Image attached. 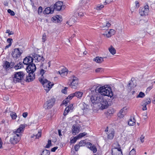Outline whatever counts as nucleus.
<instances>
[{
	"instance_id": "obj_1",
	"label": "nucleus",
	"mask_w": 155,
	"mask_h": 155,
	"mask_svg": "<svg viewBox=\"0 0 155 155\" xmlns=\"http://www.w3.org/2000/svg\"><path fill=\"white\" fill-rule=\"evenodd\" d=\"M91 92H92L94 94L95 93V95H92L90 98V100L93 104H99L100 100L99 98H101V97L97 94V93H100L101 95L105 96H107L111 98L113 96V94L111 88L107 86H104L97 87L95 89V91L91 90Z\"/></svg>"
},
{
	"instance_id": "obj_2",
	"label": "nucleus",
	"mask_w": 155,
	"mask_h": 155,
	"mask_svg": "<svg viewBox=\"0 0 155 155\" xmlns=\"http://www.w3.org/2000/svg\"><path fill=\"white\" fill-rule=\"evenodd\" d=\"M46 72V71H45L42 69L41 70L40 74L41 76L39 78V80L43 85L45 90L47 91H48L52 88V86L54 85V84L44 78L43 74Z\"/></svg>"
},
{
	"instance_id": "obj_3",
	"label": "nucleus",
	"mask_w": 155,
	"mask_h": 155,
	"mask_svg": "<svg viewBox=\"0 0 155 155\" xmlns=\"http://www.w3.org/2000/svg\"><path fill=\"white\" fill-rule=\"evenodd\" d=\"M25 74L22 71L15 72L12 76V80L15 83L22 82Z\"/></svg>"
},
{
	"instance_id": "obj_4",
	"label": "nucleus",
	"mask_w": 155,
	"mask_h": 155,
	"mask_svg": "<svg viewBox=\"0 0 155 155\" xmlns=\"http://www.w3.org/2000/svg\"><path fill=\"white\" fill-rule=\"evenodd\" d=\"M55 100L54 98H51L47 100L44 105V107L45 109H49L53 106Z\"/></svg>"
},
{
	"instance_id": "obj_5",
	"label": "nucleus",
	"mask_w": 155,
	"mask_h": 155,
	"mask_svg": "<svg viewBox=\"0 0 155 155\" xmlns=\"http://www.w3.org/2000/svg\"><path fill=\"white\" fill-rule=\"evenodd\" d=\"M54 10L57 11H60L64 9V6L62 2L58 1L54 5Z\"/></svg>"
},
{
	"instance_id": "obj_6",
	"label": "nucleus",
	"mask_w": 155,
	"mask_h": 155,
	"mask_svg": "<svg viewBox=\"0 0 155 155\" xmlns=\"http://www.w3.org/2000/svg\"><path fill=\"white\" fill-rule=\"evenodd\" d=\"M22 52V51H20L19 48H15L12 51V55L14 59L16 60L20 57Z\"/></svg>"
},
{
	"instance_id": "obj_7",
	"label": "nucleus",
	"mask_w": 155,
	"mask_h": 155,
	"mask_svg": "<svg viewBox=\"0 0 155 155\" xmlns=\"http://www.w3.org/2000/svg\"><path fill=\"white\" fill-rule=\"evenodd\" d=\"M99 100H100V102L99 101V104L98 105L100 107V108L102 110L107 108L108 105V102L107 100L104 99L101 97V98H99Z\"/></svg>"
},
{
	"instance_id": "obj_8",
	"label": "nucleus",
	"mask_w": 155,
	"mask_h": 155,
	"mask_svg": "<svg viewBox=\"0 0 155 155\" xmlns=\"http://www.w3.org/2000/svg\"><path fill=\"white\" fill-rule=\"evenodd\" d=\"M149 12V7L148 5H146L143 7L140 8L139 10V13L141 16L147 15Z\"/></svg>"
},
{
	"instance_id": "obj_9",
	"label": "nucleus",
	"mask_w": 155,
	"mask_h": 155,
	"mask_svg": "<svg viewBox=\"0 0 155 155\" xmlns=\"http://www.w3.org/2000/svg\"><path fill=\"white\" fill-rule=\"evenodd\" d=\"M32 58L33 62L34 61L36 63L40 62L41 64V62L43 61L44 60L42 56L35 54H34L32 55Z\"/></svg>"
},
{
	"instance_id": "obj_10",
	"label": "nucleus",
	"mask_w": 155,
	"mask_h": 155,
	"mask_svg": "<svg viewBox=\"0 0 155 155\" xmlns=\"http://www.w3.org/2000/svg\"><path fill=\"white\" fill-rule=\"evenodd\" d=\"M27 126L25 124H21L19 127L16 130H15L13 132L15 135L18 134L19 136L21 137V133L22 131H23L25 129V127Z\"/></svg>"
},
{
	"instance_id": "obj_11",
	"label": "nucleus",
	"mask_w": 155,
	"mask_h": 155,
	"mask_svg": "<svg viewBox=\"0 0 155 155\" xmlns=\"http://www.w3.org/2000/svg\"><path fill=\"white\" fill-rule=\"evenodd\" d=\"M21 137L18 134L15 135L10 138V142L11 144H15L19 142L21 139Z\"/></svg>"
},
{
	"instance_id": "obj_12",
	"label": "nucleus",
	"mask_w": 155,
	"mask_h": 155,
	"mask_svg": "<svg viewBox=\"0 0 155 155\" xmlns=\"http://www.w3.org/2000/svg\"><path fill=\"white\" fill-rule=\"evenodd\" d=\"M72 80V82L70 84V86L72 88L76 89L77 88L78 85V79L76 77H74Z\"/></svg>"
},
{
	"instance_id": "obj_13",
	"label": "nucleus",
	"mask_w": 155,
	"mask_h": 155,
	"mask_svg": "<svg viewBox=\"0 0 155 155\" xmlns=\"http://www.w3.org/2000/svg\"><path fill=\"white\" fill-rule=\"evenodd\" d=\"M35 64L31 63L28 64L26 68V71L27 72H34L36 69Z\"/></svg>"
},
{
	"instance_id": "obj_14",
	"label": "nucleus",
	"mask_w": 155,
	"mask_h": 155,
	"mask_svg": "<svg viewBox=\"0 0 155 155\" xmlns=\"http://www.w3.org/2000/svg\"><path fill=\"white\" fill-rule=\"evenodd\" d=\"M80 127L78 124H74L72 127V133L73 135H75L78 134L80 130Z\"/></svg>"
},
{
	"instance_id": "obj_15",
	"label": "nucleus",
	"mask_w": 155,
	"mask_h": 155,
	"mask_svg": "<svg viewBox=\"0 0 155 155\" xmlns=\"http://www.w3.org/2000/svg\"><path fill=\"white\" fill-rule=\"evenodd\" d=\"M34 62L32 57L30 56L26 57L24 60L23 63L24 64L28 65Z\"/></svg>"
},
{
	"instance_id": "obj_16",
	"label": "nucleus",
	"mask_w": 155,
	"mask_h": 155,
	"mask_svg": "<svg viewBox=\"0 0 155 155\" xmlns=\"http://www.w3.org/2000/svg\"><path fill=\"white\" fill-rule=\"evenodd\" d=\"M86 145L88 148L92 150L93 153H95L96 152L97 149L96 147L94 145H93L92 143L89 142H87L86 143Z\"/></svg>"
},
{
	"instance_id": "obj_17",
	"label": "nucleus",
	"mask_w": 155,
	"mask_h": 155,
	"mask_svg": "<svg viewBox=\"0 0 155 155\" xmlns=\"http://www.w3.org/2000/svg\"><path fill=\"white\" fill-rule=\"evenodd\" d=\"M127 109L126 107H124L117 114L118 116L120 118L123 117L126 114Z\"/></svg>"
},
{
	"instance_id": "obj_18",
	"label": "nucleus",
	"mask_w": 155,
	"mask_h": 155,
	"mask_svg": "<svg viewBox=\"0 0 155 155\" xmlns=\"http://www.w3.org/2000/svg\"><path fill=\"white\" fill-rule=\"evenodd\" d=\"M73 108V104H71L69 105L67 107L64 112V116H66L72 110Z\"/></svg>"
},
{
	"instance_id": "obj_19",
	"label": "nucleus",
	"mask_w": 155,
	"mask_h": 155,
	"mask_svg": "<svg viewBox=\"0 0 155 155\" xmlns=\"http://www.w3.org/2000/svg\"><path fill=\"white\" fill-rule=\"evenodd\" d=\"M53 22L55 23H60L62 21L61 16L58 15H56L52 17Z\"/></svg>"
},
{
	"instance_id": "obj_20",
	"label": "nucleus",
	"mask_w": 155,
	"mask_h": 155,
	"mask_svg": "<svg viewBox=\"0 0 155 155\" xmlns=\"http://www.w3.org/2000/svg\"><path fill=\"white\" fill-rule=\"evenodd\" d=\"M10 65V62L7 61H5L3 63L2 66L5 70L6 71H8L11 68Z\"/></svg>"
},
{
	"instance_id": "obj_21",
	"label": "nucleus",
	"mask_w": 155,
	"mask_h": 155,
	"mask_svg": "<svg viewBox=\"0 0 155 155\" xmlns=\"http://www.w3.org/2000/svg\"><path fill=\"white\" fill-rule=\"evenodd\" d=\"M115 33V31L114 29H110L109 31L103 34V35H106L107 38H109L112 35H114Z\"/></svg>"
},
{
	"instance_id": "obj_22",
	"label": "nucleus",
	"mask_w": 155,
	"mask_h": 155,
	"mask_svg": "<svg viewBox=\"0 0 155 155\" xmlns=\"http://www.w3.org/2000/svg\"><path fill=\"white\" fill-rule=\"evenodd\" d=\"M54 11L53 8H51V7H47L45 9L43 12L44 14H52L53 13Z\"/></svg>"
},
{
	"instance_id": "obj_23",
	"label": "nucleus",
	"mask_w": 155,
	"mask_h": 155,
	"mask_svg": "<svg viewBox=\"0 0 155 155\" xmlns=\"http://www.w3.org/2000/svg\"><path fill=\"white\" fill-rule=\"evenodd\" d=\"M100 25L101 27L104 28L103 29V30H107L109 27L110 26L111 24L108 22L104 23L101 22L100 23Z\"/></svg>"
},
{
	"instance_id": "obj_24",
	"label": "nucleus",
	"mask_w": 155,
	"mask_h": 155,
	"mask_svg": "<svg viewBox=\"0 0 155 155\" xmlns=\"http://www.w3.org/2000/svg\"><path fill=\"white\" fill-rule=\"evenodd\" d=\"M28 76L27 77V81L28 82L31 81L35 78V74L34 72H28Z\"/></svg>"
},
{
	"instance_id": "obj_25",
	"label": "nucleus",
	"mask_w": 155,
	"mask_h": 155,
	"mask_svg": "<svg viewBox=\"0 0 155 155\" xmlns=\"http://www.w3.org/2000/svg\"><path fill=\"white\" fill-rule=\"evenodd\" d=\"M112 155H123L121 149L120 150L116 149H112Z\"/></svg>"
},
{
	"instance_id": "obj_26",
	"label": "nucleus",
	"mask_w": 155,
	"mask_h": 155,
	"mask_svg": "<svg viewBox=\"0 0 155 155\" xmlns=\"http://www.w3.org/2000/svg\"><path fill=\"white\" fill-rule=\"evenodd\" d=\"M93 61L97 63H101L104 61V58L97 56L94 58Z\"/></svg>"
},
{
	"instance_id": "obj_27",
	"label": "nucleus",
	"mask_w": 155,
	"mask_h": 155,
	"mask_svg": "<svg viewBox=\"0 0 155 155\" xmlns=\"http://www.w3.org/2000/svg\"><path fill=\"white\" fill-rule=\"evenodd\" d=\"M67 70V69L66 68H64L62 69L59 71L58 72L62 77H64L67 75L68 73Z\"/></svg>"
},
{
	"instance_id": "obj_28",
	"label": "nucleus",
	"mask_w": 155,
	"mask_h": 155,
	"mask_svg": "<svg viewBox=\"0 0 155 155\" xmlns=\"http://www.w3.org/2000/svg\"><path fill=\"white\" fill-rule=\"evenodd\" d=\"M108 133V134L107 133L108 139L110 140L113 139L114 137V130H112L111 131H109Z\"/></svg>"
},
{
	"instance_id": "obj_29",
	"label": "nucleus",
	"mask_w": 155,
	"mask_h": 155,
	"mask_svg": "<svg viewBox=\"0 0 155 155\" xmlns=\"http://www.w3.org/2000/svg\"><path fill=\"white\" fill-rule=\"evenodd\" d=\"M112 147L113 148L112 149H116L117 150H120V146L118 143L116 142L113 144Z\"/></svg>"
},
{
	"instance_id": "obj_30",
	"label": "nucleus",
	"mask_w": 155,
	"mask_h": 155,
	"mask_svg": "<svg viewBox=\"0 0 155 155\" xmlns=\"http://www.w3.org/2000/svg\"><path fill=\"white\" fill-rule=\"evenodd\" d=\"M48 66L49 67H50V62H48V63H46L44 64H43L42 63V62H41V64H40V67H41L42 66H43L42 68V69H43L45 71L44 69H47V66Z\"/></svg>"
},
{
	"instance_id": "obj_31",
	"label": "nucleus",
	"mask_w": 155,
	"mask_h": 155,
	"mask_svg": "<svg viewBox=\"0 0 155 155\" xmlns=\"http://www.w3.org/2000/svg\"><path fill=\"white\" fill-rule=\"evenodd\" d=\"M108 50L110 53L113 54H114L116 53V51L115 49L112 45L108 48Z\"/></svg>"
},
{
	"instance_id": "obj_32",
	"label": "nucleus",
	"mask_w": 155,
	"mask_h": 155,
	"mask_svg": "<svg viewBox=\"0 0 155 155\" xmlns=\"http://www.w3.org/2000/svg\"><path fill=\"white\" fill-rule=\"evenodd\" d=\"M23 67V64L21 62H20L16 65L14 67V68L16 70H17L22 68Z\"/></svg>"
},
{
	"instance_id": "obj_33",
	"label": "nucleus",
	"mask_w": 155,
	"mask_h": 155,
	"mask_svg": "<svg viewBox=\"0 0 155 155\" xmlns=\"http://www.w3.org/2000/svg\"><path fill=\"white\" fill-rule=\"evenodd\" d=\"M135 123V120L134 117L131 118L128 122V124L130 126H133Z\"/></svg>"
},
{
	"instance_id": "obj_34",
	"label": "nucleus",
	"mask_w": 155,
	"mask_h": 155,
	"mask_svg": "<svg viewBox=\"0 0 155 155\" xmlns=\"http://www.w3.org/2000/svg\"><path fill=\"white\" fill-rule=\"evenodd\" d=\"M74 94H75V96L79 98L81 97L83 94V92L80 91H77Z\"/></svg>"
},
{
	"instance_id": "obj_35",
	"label": "nucleus",
	"mask_w": 155,
	"mask_h": 155,
	"mask_svg": "<svg viewBox=\"0 0 155 155\" xmlns=\"http://www.w3.org/2000/svg\"><path fill=\"white\" fill-rule=\"evenodd\" d=\"M151 102V100L150 98H147L144 100L143 101L142 103H143L146 105H147L150 104Z\"/></svg>"
},
{
	"instance_id": "obj_36",
	"label": "nucleus",
	"mask_w": 155,
	"mask_h": 155,
	"mask_svg": "<svg viewBox=\"0 0 155 155\" xmlns=\"http://www.w3.org/2000/svg\"><path fill=\"white\" fill-rule=\"evenodd\" d=\"M79 138L77 136H76L74 137L73 138L71 139L70 140V142L71 143H74Z\"/></svg>"
},
{
	"instance_id": "obj_37",
	"label": "nucleus",
	"mask_w": 155,
	"mask_h": 155,
	"mask_svg": "<svg viewBox=\"0 0 155 155\" xmlns=\"http://www.w3.org/2000/svg\"><path fill=\"white\" fill-rule=\"evenodd\" d=\"M49 151L47 150H44L41 153V155H49Z\"/></svg>"
},
{
	"instance_id": "obj_38",
	"label": "nucleus",
	"mask_w": 155,
	"mask_h": 155,
	"mask_svg": "<svg viewBox=\"0 0 155 155\" xmlns=\"http://www.w3.org/2000/svg\"><path fill=\"white\" fill-rule=\"evenodd\" d=\"M86 143L85 140H81L79 143V145L80 147L84 146L86 145Z\"/></svg>"
},
{
	"instance_id": "obj_39",
	"label": "nucleus",
	"mask_w": 155,
	"mask_h": 155,
	"mask_svg": "<svg viewBox=\"0 0 155 155\" xmlns=\"http://www.w3.org/2000/svg\"><path fill=\"white\" fill-rule=\"evenodd\" d=\"M87 134V133L85 132H83L79 134L78 136H77L78 138L79 139L82 138V137L85 136Z\"/></svg>"
},
{
	"instance_id": "obj_40",
	"label": "nucleus",
	"mask_w": 155,
	"mask_h": 155,
	"mask_svg": "<svg viewBox=\"0 0 155 155\" xmlns=\"http://www.w3.org/2000/svg\"><path fill=\"white\" fill-rule=\"evenodd\" d=\"M10 116L12 119H15L17 117L16 114L15 113L12 112L10 114Z\"/></svg>"
},
{
	"instance_id": "obj_41",
	"label": "nucleus",
	"mask_w": 155,
	"mask_h": 155,
	"mask_svg": "<svg viewBox=\"0 0 155 155\" xmlns=\"http://www.w3.org/2000/svg\"><path fill=\"white\" fill-rule=\"evenodd\" d=\"M41 130H39L38 131V133L35 135H34V136H35L36 138H38L41 136Z\"/></svg>"
},
{
	"instance_id": "obj_42",
	"label": "nucleus",
	"mask_w": 155,
	"mask_h": 155,
	"mask_svg": "<svg viewBox=\"0 0 155 155\" xmlns=\"http://www.w3.org/2000/svg\"><path fill=\"white\" fill-rule=\"evenodd\" d=\"M145 96V94L142 92H140L139 94L137 96V98H139V97H140V98H143Z\"/></svg>"
},
{
	"instance_id": "obj_43",
	"label": "nucleus",
	"mask_w": 155,
	"mask_h": 155,
	"mask_svg": "<svg viewBox=\"0 0 155 155\" xmlns=\"http://www.w3.org/2000/svg\"><path fill=\"white\" fill-rule=\"evenodd\" d=\"M73 18H70V20L67 22V23L70 26H71L74 22V21H73Z\"/></svg>"
},
{
	"instance_id": "obj_44",
	"label": "nucleus",
	"mask_w": 155,
	"mask_h": 155,
	"mask_svg": "<svg viewBox=\"0 0 155 155\" xmlns=\"http://www.w3.org/2000/svg\"><path fill=\"white\" fill-rule=\"evenodd\" d=\"M114 112V109L113 108L107 110V113L109 115L113 114Z\"/></svg>"
},
{
	"instance_id": "obj_45",
	"label": "nucleus",
	"mask_w": 155,
	"mask_h": 155,
	"mask_svg": "<svg viewBox=\"0 0 155 155\" xmlns=\"http://www.w3.org/2000/svg\"><path fill=\"white\" fill-rule=\"evenodd\" d=\"M104 71V69L102 68H98L95 70V72L97 73L102 72Z\"/></svg>"
},
{
	"instance_id": "obj_46",
	"label": "nucleus",
	"mask_w": 155,
	"mask_h": 155,
	"mask_svg": "<svg viewBox=\"0 0 155 155\" xmlns=\"http://www.w3.org/2000/svg\"><path fill=\"white\" fill-rule=\"evenodd\" d=\"M51 145V140H48V143L45 146L46 148H49Z\"/></svg>"
},
{
	"instance_id": "obj_47",
	"label": "nucleus",
	"mask_w": 155,
	"mask_h": 155,
	"mask_svg": "<svg viewBox=\"0 0 155 155\" xmlns=\"http://www.w3.org/2000/svg\"><path fill=\"white\" fill-rule=\"evenodd\" d=\"M130 155H135L136 151L134 149H132L130 152Z\"/></svg>"
},
{
	"instance_id": "obj_48",
	"label": "nucleus",
	"mask_w": 155,
	"mask_h": 155,
	"mask_svg": "<svg viewBox=\"0 0 155 155\" xmlns=\"http://www.w3.org/2000/svg\"><path fill=\"white\" fill-rule=\"evenodd\" d=\"M7 11L12 16H14L15 15V12L10 9H8Z\"/></svg>"
},
{
	"instance_id": "obj_49",
	"label": "nucleus",
	"mask_w": 155,
	"mask_h": 155,
	"mask_svg": "<svg viewBox=\"0 0 155 155\" xmlns=\"http://www.w3.org/2000/svg\"><path fill=\"white\" fill-rule=\"evenodd\" d=\"M75 96V94L74 93L72 94L69 95L68 97H67L68 99L70 101L71 100L73 97Z\"/></svg>"
},
{
	"instance_id": "obj_50",
	"label": "nucleus",
	"mask_w": 155,
	"mask_h": 155,
	"mask_svg": "<svg viewBox=\"0 0 155 155\" xmlns=\"http://www.w3.org/2000/svg\"><path fill=\"white\" fill-rule=\"evenodd\" d=\"M69 101L70 100L67 98L65 99L63 101V104L65 105L67 104L69 102Z\"/></svg>"
},
{
	"instance_id": "obj_51",
	"label": "nucleus",
	"mask_w": 155,
	"mask_h": 155,
	"mask_svg": "<svg viewBox=\"0 0 155 155\" xmlns=\"http://www.w3.org/2000/svg\"><path fill=\"white\" fill-rule=\"evenodd\" d=\"M42 41L44 42L46 40V35L45 34H44L42 35Z\"/></svg>"
},
{
	"instance_id": "obj_52",
	"label": "nucleus",
	"mask_w": 155,
	"mask_h": 155,
	"mask_svg": "<svg viewBox=\"0 0 155 155\" xmlns=\"http://www.w3.org/2000/svg\"><path fill=\"white\" fill-rule=\"evenodd\" d=\"M6 33H8V35H13L14 34L13 32L12 31H10L9 29L7 30H6Z\"/></svg>"
},
{
	"instance_id": "obj_53",
	"label": "nucleus",
	"mask_w": 155,
	"mask_h": 155,
	"mask_svg": "<svg viewBox=\"0 0 155 155\" xmlns=\"http://www.w3.org/2000/svg\"><path fill=\"white\" fill-rule=\"evenodd\" d=\"M68 89V87H65L63 89L61 90V92L64 94H66L67 93V89Z\"/></svg>"
},
{
	"instance_id": "obj_54",
	"label": "nucleus",
	"mask_w": 155,
	"mask_h": 155,
	"mask_svg": "<svg viewBox=\"0 0 155 155\" xmlns=\"http://www.w3.org/2000/svg\"><path fill=\"white\" fill-rule=\"evenodd\" d=\"M104 6L103 5H101L100 6L98 5L96 7V9L97 10H101L102 8H103Z\"/></svg>"
},
{
	"instance_id": "obj_55",
	"label": "nucleus",
	"mask_w": 155,
	"mask_h": 155,
	"mask_svg": "<svg viewBox=\"0 0 155 155\" xmlns=\"http://www.w3.org/2000/svg\"><path fill=\"white\" fill-rule=\"evenodd\" d=\"M38 14L41 13L42 11V8L41 6H40L38 8Z\"/></svg>"
},
{
	"instance_id": "obj_56",
	"label": "nucleus",
	"mask_w": 155,
	"mask_h": 155,
	"mask_svg": "<svg viewBox=\"0 0 155 155\" xmlns=\"http://www.w3.org/2000/svg\"><path fill=\"white\" fill-rule=\"evenodd\" d=\"M12 39L10 38H8L7 39V42L9 43V45H11V46L12 45Z\"/></svg>"
},
{
	"instance_id": "obj_57",
	"label": "nucleus",
	"mask_w": 155,
	"mask_h": 155,
	"mask_svg": "<svg viewBox=\"0 0 155 155\" xmlns=\"http://www.w3.org/2000/svg\"><path fill=\"white\" fill-rule=\"evenodd\" d=\"M144 137H145L143 135H142L140 137V140L142 143H143L144 142Z\"/></svg>"
},
{
	"instance_id": "obj_58",
	"label": "nucleus",
	"mask_w": 155,
	"mask_h": 155,
	"mask_svg": "<svg viewBox=\"0 0 155 155\" xmlns=\"http://www.w3.org/2000/svg\"><path fill=\"white\" fill-rule=\"evenodd\" d=\"M142 106H143V107L142 108L143 110H147V105L143 103Z\"/></svg>"
},
{
	"instance_id": "obj_59",
	"label": "nucleus",
	"mask_w": 155,
	"mask_h": 155,
	"mask_svg": "<svg viewBox=\"0 0 155 155\" xmlns=\"http://www.w3.org/2000/svg\"><path fill=\"white\" fill-rule=\"evenodd\" d=\"M80 147V146L79 145L76 144L74 146V148L75 150L78 151Z\"/></svg>"
},
{
	"instance_id": "obj_60",
	"label": "nucleus",
	"mask_w": 155,
	"mask_h": 155,
	"mask_svg": "<svg viewBox=\"0 0 155 155\" xmlns=\"http://www.w3.org/2000/svg\"><path fill=\"white\" fill-rule=\"evenodd\" d=\"M28 115V113L27 112H24L22 114V116L24 118H26L27 117Z\"/></svg>"
},
{
	"instance_id": "obj_61",
	"label": "nucleus",
	"mask_w": 155,
	"mask_h": 155,
	"mask_svg": "<svg viewBox=\"0 0 155 155\" xmlns=\"http://www.w3.org/2000/svg\"><path fill=\"white\" fill-rule=\"evenodd\" d=\"M58 147H55L53 148H52L51 149V151L52 152H55L56 150L58 149Z\"/></svg>"
},
{
	"instance_id": "obj_62",
	"label": "nucleus",
	"mask_w": 155,
	"mask_h": 155,
	"mask_svg": "<svg viewBox=\"0 0 155 155\" xmlns=\"http://www.w3.org/2000/svg\"><path fill=\"white\" fill-rule=\"evenodd\" d=\"M152 88V86H150L148 87L146 90V91L149 92L151 90V89Z\"/></svg>"
},
{
	"instance_id": "obj_63",
	"label": "nucleus",
	"mask_w": 155,
	"mask_h": 155,
	"mask_svg": "<svg viewBox=\"0 0 155 155\" xmlns=\"http://www.w3.org/2000/svg\"><path fill=\"white\" fill-rule=\"evenodd\" d=\"M135 4H136V7L137 8H138L140 6L139 3L138 2V1H136L135 2Z\"/></svg>"
},
{
	"instance_id": "obj_64",
	"label": "nucleus",
	"mask_w": 155,
	"mask_h": 155,
	"mask_svg": "<svg viewBox=\"0 0 155 155\" xmlns=\"http://www.w3.org/2000/svg\"><path fill=\"white\" fill-rule=\"evenodd\" d=\"M10 65L11 67V68H13V67L14 66L15 63L14 62H12L11 61L10 63Z\"/></svg>"
}]
</instances>
